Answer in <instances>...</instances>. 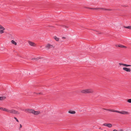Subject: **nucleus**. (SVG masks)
<instances>
[{"label":"nucleus","instance_id":"nucleus-1","mask_svg":"<svg viewBox=\"0 0 131 131\" xmlns=\"http://www.w3.org/2000/svg\"><path fill=\"white\" fill-rule=\"evenodd\" d=\"M80 92L83 94H92L94 93V91L93 89L90 88L82 90Z\"/></svg>","mask_w":131,"mask_h":131},{"label":"nucleus","instance_id":"nucleus-2","mask_svg":"<svg viewBox=\"0 0 131 131\" xmlns=\"http://www.w3.org/2000/svg\"><path fill=\"white\" fill-rule=\"evenodd\" d=\"M25 112H27L29 113H31L34 115H37L40 114V112L39 111H35L33 109H26L25 110Z\"/></svg>","mask_w":131,"mask_h":131},{"label":"nucleus","instance_id":"nucleus-3","mask_svg":"<svg viewBox=\"0 0 131 131\" xmlns=\"http://www.w3.org/2000/svg\"><path fill=\"white\" fill-rule=\"evenodd\" d=\"M104 109L105 110H107L112 112L118 113L123 115H127L129 114V113L128 112L124 111H120L117 110H114L106 109L104 108Z\"/></svg>","mask_w":131,"mask_h":131},{"label":"nucleus","instance_id":"nucleus-4","mask_svg":"<svg viewBox=\"0 0 131 131\" xmlns=\"http://www.w3.org/2000/svg\"><path fill=\"white\" fill-rule=\"evenodd\" d=\"M8 113L11 114H19L20 112L13 109H9Z\"/></svg>","mask_w":131,"mask_h":131},{"label":"nucleus","instance_id":"nucleus-5","mask_svg":"<svg viewBox=\"0 0 131 131\" xmlns=\"http://www.w3.org/2000/svg\"><path fill=\"white\" fill-rule=\"evenodd\" d=\"M45 48L48 49H49L51 48H54V46L53 45L48 43L45 46Z\"/></svg>","mask_w":131,"mask_h":131},{"label":"nucleus","instance_id":"nucleus-6","mask_svg":"<svg viewBox=\"0 0 131 131\" xmlns=\"http://www.w3.org/2000/svg\"><path fill=\"white\" fill-rule=\"evenodd\" d=\"M28 43L29 45L31 46L35 47L36 46V44L35 43L30 41H28Z\"/></svg>","mask_w":131,"mask_h":131},{"label":"nucleus","instance_id":"nucleus-7","mask_svg":"<svg viewBox=\"0 0 131 131\" xmlns=\"http://www.w3.org/2000/svg\"><path fill=\"white\" fill-rule=\"evenodd\" d=\"M89 8L90 9H95V10L102 9H103V10H111L110 9H104L103 8Z\"/></svg>","mask_w":131,"mask_h":131},{"label":"nucleus","instance_id":"nucleus-8","mask_svg":"<svg viewBox=\"0 0 131 131\" xmlns=\"http://www.w3.org/2000/svg\"><path fill=\"white\" fill-rule=\"evenodd\" d=\"M123 69L124 70L127 72H130L131 71V69L130 68L126 67H124Z\"/></svg>","mask_w":131,"mask_h":131},{"label":"nucleus","instance_id":"nucleus-9","mask_svg":"<svg viewBox=\"0 0 131 131\" xmlns=\"http://www.w3.org/2000/svg\"><path fill=\"white\" fill-rule=\"evenodd\" d=\"M103 125L104 126H106L109 128H111L112 127V125L110 124H104Z\"/></svg>","mask_w":131,"mask_h":131},{"label":"nucleus","instance_id":"nucleus-10","mask_svg":"<svg viewBox=\"0 0 131 131\" xmlns=\"http://www.w3.org/2000/svg\"><path fill=\"white\" fill-rule=\"evenodd\" d=\"M119 64L120 65H122V66H124L125 67H131V65H128V64H124V63H119Z\"/></svg>","mask_w":131,"mask_h":131},{"label":"nucleus","instance_id":"nucleus-11","mask_svg":"<svg viewBox=\"0 0 131 131\" xmlns=\"http://www.w3.org/2000/svg\"><path fill=\"white\" fill-rule=\"evenodd\" d=\"M6 99V97L5 96L0 97V100L4 101Z\"/></svg>","mask_w":131,"mask_h":131},{"label":"nucleus","instance_id":"nucleus-12","mask_svg":"<svg viewBox=\"0 0 131 131\" xmlns=\"http://www.w3.org/2000/svg\"><path fill=\"white\" fill-rule=\"evenodd\" d=\"M68 113L72 114H74L76 112L74 111H72V110H70L68 111Z\"/></svg>","mask_w":131,"mask_h":131},{"label":"nucleus","instance_id":"nucleus-13","mask_svg":"<svg viewBox=\"0 0 131 131\" xmlns=\"http://www.w3.org/2000/svg\"><path fill=\"white\" fill-rule=\"evenodd\" d=\"M39 59V58H34L31 59V60L32 61H37Z\"/></svg>","mask_w":131,"mask_h":131},{"label":"nucleus","instance_id":"nucleus-14","mask_svg":"<svg viewBox=\"0 0 131 131\" xmlns=\"http://www.w3.org/2000/svg\"><path fill=\"white\" fill-rule=\"evenodd\" d=\"M54 39L57 41H58L59 40V38L57 37L54 36L53 37Z\"/></svg>","mask_w":131,"mask_h":131},{"label":"nucleus","instance_id":"nucleus-15","mask_svg":"<svg viewBox=\"0 0 131 131\" xmlns=\"http://www.w3.org/2000/svg\"><path fill=\"white\" fill-rule=\"evenodd\" d=\"M9 110V109H7L6 108H4L3 111L8 113Z\"/></svg>","mask_w":131,"mask_h":131},{"label":"nucleus","instance_id":"nucleus-16","mask_svg":"<svg viewBox=\"0 0 131 131\" xmlns=\"http://www.w3.org/2000/svg\"><path fill=\"white\" fill-rule=\"evenodd\" d=\"M118 47H121V48H126V47L125 46H124L123 45H118Z\"/></svg>","mask_w":131,"mask_h":131},{"label":"nucleus","instance_id":"nucleus-17","mask_svg":"<svg viewBox=\"0 0 131 131\" xmlns=\"http://www.w3.org/2000/svg\"><path fill=\"white\" fill-rule=\"evenodd\" d=\"M5 29V28H4V29H0V34H2L4 32V30Z\"/></svg>","mask_w":131,"mask_h":131},{"label":"nucleus","instance_id":"nucleus-18","mask_svg":"<svg viewBox=\"0 0 131 131\" xmlns=\"http://www.w3.org/2000/svg\"><path fill=\"white\" fill-rule=\"evenodd\" d=\"M124 27L125 28H128V29H131V26H127V27L124 26Z\"/></svg>","mask_w":131,"mask_h":131},{"label":"nucleus","instance_id":"nucleus-19","mask_svg":"<svg viewBox=\"0 0 131 131\" xmlns=\"http://www.w3.org/2000/svg\"><path fill=\"white\" fill-rule=\"evenodd\" d=\"M11 42L12 43L14 44L15 45H17V43L13 40H12L11 41Z\"/></svg>","mask_w":131,"mask_h":131},{"label":"nucleus","instance_id":"nucleus-20","mask_svg":"<svg viewBox=\"0 0 131 131\" xmlns=\"http://www.w3.org/2000/svg\"><path fill=\"white\" fill-rule=\"evenodd\" d=\"M4 29V28L0 24V29Z\"/></svg>","mask_w":131,"mask_h":131},{"label":"nucleus","instance_id":"nucleus-21","mask_svg":"<svg viewBox=\"0 0 131 131\" xmlns=\"http://www.w3.org/2000/svg\"><path fill=\"white\" fill-rule=\"evenodd\" d=\"M127 101L129 103H131V99H129L127 100Z\"/></svg>","mask_w":131,"mask_h":131},{"label":"nucleus","instance_id":"nucleus-22","mask_svg":"<svg viewBox=\"0 0 131 131\" xmlns=\"http://www.w3.org/2000/svg\"><path fill=\"white\" fill-rule=\"evenodd\" d=\"M22 126L21 125V124H20V127L19 128V129L20 130L21 128H22Z\"/></svg>","mask_w":131,"mask_h":131},{"label":"nucleus","instance_id":"nucleus-23","mask_svg":"<svg viewBox=\"0 0 131 131\" xmlns=\"http://www.w3.org/2000/svg\"><path fill=\"white\" fill-rule=\"evenodd\" d=\"M14 118L16 120V121H17L18 122H19L18 120V119H17V118L16 117H14Z\"/></svg>","mask_w":131,"mask_h":131},{"label":"nucleus","instance_id":"nucleus-24","mask_svg":"<svg viewBox=\"0 0 131 131\" xmlns=\"http://www.w3.org/2000/svg\"><path fill=\"white\" fill-rule=\"evenodd\" d=\"M3 108H4L2 107H0V110H2L3 111Z\"/></svg>","mask_w":131,"mask_h":131},{"label":"nucleus","instance_id":"nucleus-25","mask_svg":"<svg viewBox=\"0 0 131 131\" xmlns=\"http://www.w3.org/2000/svg\"><path fill=\"white\" fill-rule=\"evenodd\" d=\"M62 38L63 39H65V38H66V37H62Z\"/></svg>","mask_w":131,"mask_h":131},{"label":"nucleus","instance_id":"nucleus-26","mask_svg":"<svg viewBox=\"0 0 131 131\" xmlns=\"http://www.w3.org/2000/svg\"><path fill=\"white\" fill-rule=\"evenodd\" d=\"M99 129H101V127H100L99 128Z\"/></svg>","mask_w":131,"mask_h":131},{"label":"nucleus","instance_id":"nucleus-27","mask_svg":"<svg viewBox=\"0 0 131 131\" xmlns=\"http://www.w3.org/2000/svg\"><path fill=\"white\" fill-rule=\"evenodd\" d=\"M41 93H39V94H40Z\"/></svg>","mask_w":131,"mask_h":131},{"label":"nucleus","instance_id":"nucleus-28","mask_svg":"<svg viewBox=\"0 0 131 131\" xmlns=\"http://www.w3.org/2000/svg\"><path fill=\"white\" fill-rule=\"evenodd\" d=\"M104 131H106V130H105Z\"/></svg>","mask_w":131,"mask_h":131}]
</instances>
